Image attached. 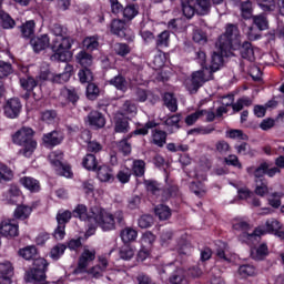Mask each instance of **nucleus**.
I'll use <instances>...</instances> for the list:
<instances>
[{"label":"nucleus","mask_w":284,"mask_h":284,"mask_svg":"<svg viewBox=\"0 0 284 284\" xmlns=\"http://www.w3.org/2000/svg\"><path fill=\"white\" fill-rule=\"evenodd\" d=\"M88 122L93 128H103L105 125V118L99 111H91L88 115Z\"/></svg>","instance_id":"nucleus-19"},{"label":"nucleus","mask_w":284,"mask_h":284,"mask_svg":"<svg viewBox=\"0 0 284 284\" xmlns=\"http://www.w3.org/2000/svg\"><path fill=\"white\" fill-rule=\"evenodd\" d=\"M91 219L98 223L104 232L114 230L118 223H123V212L116 211L114 215L100 206L91 207Z\"/></svg>","instance_id":"nucleus-2"},{"label":"nucleus","mask_w":284,"mask_h":284,"mask_svg":"<svg viewBox=\"0 0 284 284\" xmlns=\"http://www.w3.org/2000/svg\"><path fill=\"white\" fill-rule=\"evenodd\" d=\"M182 12L186 19H192V17H194V12H196V9L192 6V2L182 1Z\"/></svg>","instance_id":"nucleus-59"},{"label":"nucleus","mask_w":284,"mask_h":284,"mask_svg":"<svg viewBox=\"0 0 284 284\" xmlns=\"http://www.w3.org/2000/svg\"><path fill=\"white\" fill-rule=\"evenodd\" d=\"M195 10L200 14H207L210 12L211 3L209 0H195Z\"/></svg>","instance_id":"nucleus-45"},{"label":"nucleus","mask_w":284,"mask_h":284,"mask_svg":"<svg viewBox=\"0 0 284 284\" xmlns=\"http://www.w3.org/2000/svg\"><path fill=\"white\" fill-rule=\"evenodd\" d=\"M20 183H22V185L26 186L27 190H30V192H39V181L34 180V178L24 176L20 180Z\"/></svg>","instance_id":"nucleus-37"},{"label":"nucleus","mask_w":284,"mask_h":284,"mask_svg":"<svg viewBox=\"0 0 284 284\" xmlns=\"http://www.w3.org/2000/svg\"><path fill=\"white\" fill-rule=\"evenodd\" d=\"M68 246H65L64 244H58L53 246L50 252L51 258H53V261H59V258H61L62 254L65 252Z\"/></svg>","instance_id":"nucleus-56"},{"label":"nucleus","mask_w":284,"mask_h":284,"mask_svg":"<svg viewBox=\"0 0 284 284\" xmlns=\"http://www.w3.org/2000/svg\"><path fill=\"white\" fill-rule=\"evenodd\" d=\"M0 21L4 30H12V28L17 26V22L14 21V19H12V17H10V14L6 13L4 11L0 18Z\"/></svg>","instance_id":"nucleus-47"},{"label":"nucleus","mask_w":284,"mask_h":284,"mask_svg":"<svg viewBox=\"0 0 284 284\" xmlns=\"http://www.w3.org/2000/svg\"><path fill=\"white\" fill-rule=\"evenodd\" d=\"M94 258H97V251L84 250L79 258L74 274H83L84 272H88V265H90Z\"/></svg>","instance_id":"nucleus-8"},{"label":"nucleus","mask_w":284,"mask_h":284,"mask_svg":"<svg viewBox=\"0 0 284 284\" xmlns=\"http://www.w3.org/2000/svg\"><path fill=\"white\" fill-rule=\"evenodd\" d=\"M132 171L135 176H143L145 174V162L143 160L133 161Z\"/></svg>","instance_id":"nucleus-49"},{"label":"nucleus","mask_w":284,"mask_h":284,"mask_svg":"<svg viewBox=\"0 0 284 284\" xmlns=\"http://www.w3.org/2000/svg\"><path fill=\"white\" fill-rule=\"evenodd\" d=\"M241 12H242L243 19H252V12H253L252 2L251 1L242 2Z\"/></svg>","instance_id":"nucleus-64"},{"label":"nucleus","mask_w":284,"mask_h":284,"mask_svg":"<svg viewBox=\"0 0 284 284\" xmlns=\"http://www.w3.org/2000/svg\"><path fill=\"white\" fill-rule=\"evenodd\" d=\"M128 139H130V135L128 138L121 140L118 144L120 152H122V154H124V156H128V154H130L132 152V144H130V142H128Z\"/></svg>","instance_id":"nucleus-63"},{"label":"nucleus","mask_w":284,"mask_h":284,"mask_svg":"<svg viewBox=\"0 0 284 284\" xmlns=\"http://www.w3.org/2000/svg\"><path fill=\"white\" fill-rule=\"evenodd\" d=\"M0 234L7 239L19 236V224H16L14 220L2 221L0 224Z\"/></svg>","instance_id":"nucleus-9"},{"label":"nucleus","mask_w":284,"mask_h":284,"mask_svg":"<svg viewBox=\"0 0 284 284\" xmlns=\"http://www.w3.org/2000/svg\"><path fill=\"white\" fill-rule=\"evenodd\" d=\"M12 74V64L10 62L0 61V79H6Z\"/></svg>","instance_id":"nucleus-60"},{"label":"nucleus","mask_w":284,"mask_h":284,"mask_svg":"<svg viewBox=\"0 0 284 284\" xmlns=\"http://www.w3.org/2000/svg\"><path fill=\"white\" fill-rule=\"evenodd\" d=\"M265 232L266 231L261 227L255 229L253 233L243 232L240 235V241H242V243H247V245H256Z\"/></svg>","instance_id":"nucleus-12"},{"label":"nucleus","mask_w":284,"mask_h":284,"mask_svg":"<svg viewBox=\"0 0 284 284\" xmlns=\"http://www.w3.org/2000/svg\"><path fill=\"white\" fill-rule=\"evenodd\" d=\"M193 41H195V43H200V45H204V43H207V34H205L201 29H194Z\"/></svg>","instance_id":"nucleus-55"},{"label":"nucleus","mask_w":284,"mask_h":284,"mask_svg":"<svg viewBox=\"0 0 284 284\" xmlns=\"http://www.w3.org/2000/svg\"><path fill=\"white\" fill-rule=\"evenodd\" d=\"M32 214V207L28 205H19L14 211V219H19L20 221H26Z\"/></svg>","instance_id":"nucleus-35"},{"label":"nucleus","mask_w":284,"mask_h":284,"mask_svg":"<svg viewBox=\"0 0 284 284\" xmlns=\"http://www.w3.org/2000/svg\"><path fill=\"white\" fill-rule=\"evenodd\" d=\"M36 26H37V23H34V20H29L26 23H23L20 27L22 37H24V39H30V37H32V34H34Z\"/></svg>","instance_id":"nucleus-36"},{"label":"nucleus","mask_w":284,"mask_h":284,"mask_svg":"<svg viewBox=\"0 0 284 284\" xmlns=\"http://www.w3.org/2000/svg\"><path fill=\"white\" fill-rule=\"evenodd\" d=\"M49 161L54 168L63 165V152L53 151L49 154Z\"/></svg>","instance_id":"nucleus-44"},{"label":"nucleus","mask_w":284,"mask_h":284,"mask_svg":"<svg viewBox=\"0 0 284 284\" xmlns=\"http://www.w3.org/2000/svg\"><path fill=\"white\" fill-rule=\"evenodd\" d=\"M71 219H72V212H70V211H63V212L60 211L57 214L58 225H64L65 226V224L69 223Z\"/></svg>","instance_id":"nucleus-61"},{"label":"nucleus","mask_w":284,"mask_h":284,"mask_svg":"<svg viewBox=\"0 0 284 284\" xmlns=\"http://www.w3.org/2000/svg\"><path fill=\"white\" fill-rule=\"evenodd\" d=\"M240 54L242 59H246V61H254V48L252 47V43L245 41L243 44L240 47Z\"/></svg>","instance_id":"nucleus-22"},{"label":"nucleus","mask_w":284,"mask_h":284,"mask_svg":"<svg viewBox=\"0 0 284 284\" xmlns=\"http://www.w3.org/2000/svg\"><path fill=\"white\" fill-rule=\"evenodd\" d=\"M253 22L258 28V30H267L270 28V23L267 21V17L265 13H260L257 16H253Z\"/></svg>","instance_id":"nucleus-41"},{"label":"nucleus","mask_w":284,"mask_h":284,"mask_svg":"<svg viewBox=\"0 0 284 284\" xmlns=\"http://www.w3.org/2000/svg\"><path fill=\"white\" fill-rule=\"evenodd\" d=\"M138 112L136 104L132 102L131 100H126L121 108V116H135Z\"/></svg>","instance_id":"nucleus-27"},{"label":"nucleus","mask_w":284,"mask_h":284,"mask_svg":"<svg viewBox=\"0 0 284 284\" xmlns=\"http://www.w3.org/2000/svg\"><path fill=\"white\" fill-rule=\"evenodd\" d=\"M190 190L193 192V194H195V196H205V185H203L201 182H192L190 184Z\"/></svg>","instance_id":"nucleus-54"},{"label":"nucleus","mask_w":284,"mask_h":284,"mask_svg":"<svg viewBox=\"0 0 284 284\" xmlns=\"http://www.w3.org/2000/svg\"><path fill=\"white\" fill-rule=\"evenodd\" d=\"M75 61L79 63V65H81V68H92L94 58L85 50H82L75 55Z\"/></svg>","instance_id":"nucleus-18"},{"label":"nucleus","mask_w":284,"mask_h":284,"mask_svg":"<svg viewBox=\"0 0 284 284\" xmlns=\"http://www.w3.org/2000/svg\"><path fill=\"white\" fill-rule=\"evenodd\" d=\"M34 131L30 128H22L13 135V143L17 145H22L23 149L20 150V154L30 158L34 150H37V141L32 139Z\"/></svg>","instance_id":"nucleus-4"},{"label":"nucleus","mask_w":284,"mask_h":284,"mask_svg":"<svg viewBox=\"0 0 284 284\" xmlns=\"http://www.w3.org/2000/svg\"><path fill=\"white\" fill-rule=\"evenodd\" d=\"M19 254L26 261H32V260L37 258V247H34V246H27L24 248H21L19 251Z\"/></svg>","instance_id":"nucleus-43"},{"label":"nucleus","mask_w":284,"mask_h":284,"mask_svg":"<svg viewBox=\"0 0 284 284\" xmlns=\"http://www.w3.org/2000/svg\"><path fill=\"white\" fill-rule=\"evenodd\" d=\"M54 38L51 42L53 54L51 61H65V53L72 48V39L68 36V28L61 24H54L52 28Z\"/></svg>","instance_id":"nucleus-1"},{"label":"nucleus","mask_w":284,"mask_h":284,"mask_svg":"<svg viewBox=\"0 0 284 284\" xmlns=\"http://www.w3.org/2000/svg\"><path fill=\"white\" fill-rule=\"evenodd\" d=\"M168 141V133L165 131H161L155 129L152 131V143L158 145V148H163L165 142Z\"/></svg>","instance_id":"nucleus-21"},{"label":"nucleus","mask_w":284,"mask_h":284,"mask_svg":"<svg viewBox=\"0 0 284 284\" xmlns=\"http://www.w3.org/2000/svg\"><path fill=\"white\" fill-rule=\"evenodd\" d=\"M246 173L248 176H253V179H263L265 174L272 179L276 176V174H281V169L278 166L270 168V163H267V161H263L257 166H247Z\"/></svg>","instance_id":"nucleus-6"},{"label":"nucleus","mask_w":284,"mask_h":284,"mask_svg":"<svg viewBox=\"0 0 284 284\" xmlns=\"http://www.w3.org/2000/svg\"><path fill=\"white\" fill-rule=\"evenodd\" d=\"M27 281L34 284H49L45 282V271L40 268H31L26 273Z\"/></svg>","instance_id":"nucleus-13"},{"label":"nucleus","mask_w":284,"mask_h":284,"mask_svg":"<svg viewBox=\"0 0 284 284\" xmlns=\"http://www.w3.org/2000/svg\"><path fill=\"white\" fill-rule=\"evenodd\" d=\"M99 87L92 82H89L87 87V97L90 99V101H94L99 97Z\"/></svg>","instance_id":"nucleus-58"},{"label":"nucleus","mask_w":284,"mask_h":284,"mask_svg":"<svg viewBox=\"0 0 284 284\" xmlns=\"http://www.w3.org/2000/svg\"><path fill=\"white\" fill-rule=\"evenodd\" d=\"M256 3L264 12H274L276 10V0H256Z\"/></svg>","instance_id":"nucleus-42"},{"label":"nucleus","mask_w":284,"mask_h":284,"mask_svg":"<svg viewBox=\"0 0 284 284\" xmlns=\"http://www.w3.org/2000/svg\"><path fill=\"white\" fill-rule=\"evenodd\" d=\"M72 72H74V67L72 64H65L64 72L53 75L51 81L53 83H68L72 77Z\"/></svg>","instance_id":"nucleus-16"},{"label":"nucleus","mask_w":284,"mask_h":284,"mask_svg":"<svg viewBox=\"0 0 284 284\" xmlns=\"http://www.w3.org/2000/svg\"><path fill=\"white\" fill-rule=\"evenodd\" d=\"M255 183V194L257 196H265V194H270V189L267 187V180L263 178H254Z\"/></svg>","instance_id":"nucleus-20"},{"label":"nucleus","mask_w":284,"mask_h":284,"mask_svg":"<svg viewBox=\"0 0 284 284\" xmlns=\"http://www.w3.org/2000/svg\"><path fill=\"white\" fill-rule=\"evenodd\" d=\"M212 71H210L207 67H203L202 70L192 73L191 80L186 82V90H189L191 94H196L199 89L202 88L206 81H212Z\"/></svg>","instance_id":"nucleus-5"},{"label":"nucleus","mask_w":284,"mask_h":284,"mask_svg":"<svg viewBox=\"0 0 284 284\" xmlns=\"http://www.w3.org/2000/svg\"><path fill=\"white\" fill-rule=\"evenodd\" d=\"M12 170L6 166V164H0V183L12 181Z\"/></svg>","instance_id":"nucleus-48"},{"label":"nucleus","mask_w":284,"mask_h":284,"mask_svg":"<svg viewBox=\"0 0 284 284\" xmlns=\"http://www.w3.org/2000/svg\"><path fill=\"white\" fill-rule=\"evenodd\" d=\"M220 52H213L211 65L207 68L211 72V74H214V72H217V70H221V65H223V57H227V52L230 51H223V49H220Z\"/></svg>","instance_id":"nucleus-15"},{"label":"nucleus","mask_w":284,"mask_h":284,"mask_svg":"<svg viewBox=\"0 0 284 284\" xmlns=\"http://www.w3.org/2000/svg\"><path fill=\"white\" fill-rule=\"evenodd\" d=\"M31 47L33 48L34 52H41V50H45V48L52 49V43L50 44V38L48 34H43L41 37L32 38L30 40Z\"/></svg>","instance_id":"nucleus-14"},{"label":"nucleus","mask_w":284,"mask_h":284,"mask_svg":"<svg viewBox=\"0 0 284 284\" xmlns=\"http://www.w3.org/2000/svg\"><path fill=\"white\" fill-rule=\"evenodd\" d=\"M82 165L85 170H97L99 165V161H97V156L94 154H87L82 160Z\"/></svg>","instance_id":"nucleus-38"},{"label":"nucleus","mask_w":284,"mask_h":284,"mask_svg":"<svg viewBox=\"0 0 284 284\" xmlns=\"http://www.w3.org/2000/svg\"><path fill=\"white\" fill-rule=\"evenodd\" d=\"M235 150L241 156H250L251 159L256 156V150L252 149L246 142L235 145Z\"/></svg>","instance_id":"nucleus-25"},{"label":"nucleus","mask_w":284,"mask_h":284,"mask_svg":"<svg viewBox=\"0 0 284 284\" xmlns=\"http://www.w3.org/2000/svg\"><path fill=\"white\" fill-rule=\"evenodd\" d=\"M171 284H187L185 270L176 268L169 278Z\"/></svg>","instance_id":"nucleus-23"},{"label":"nucleus","mask_w":284,"mask_h":284,"mask_svg":"<svg viewBox=\"0 0 284 284\" xmlns=\"http://www.w3.org/2000/svg\"><path fill=\"white\" fill-rule=\"evenodd\" d=\"M78 77L80 79V83H92V81H94L92 68H82L79 71Z\"/></svg>","instance_id":"nucleus-34"},{"label":"nucleus","mask_w":284,"mask_h":284,"mask_svg":"<svg viewBox=\"0 0 284 284\" xmlns=\"http://www.w3.org/2000/svg\"><path fill=\"white\" fill-rule=\"evenodd\" d=\"M214 152L221 156H225L232 152V146L230 145V142L225 140H217L214 144Z\"/></svg>","instance_id":"nucleus-24"},{"label":"nucleus","mask_w":284,"mask_h":284,"mask_svg":"<svg viewBox=\"0 0 284 284\" xmlns=\"http://www.w3.org/2000/svg\"><path fill=\"white\" fill-rule=\"evenodd\" d=\"M14 276V267L9 261L0 263V284H11Z\"/></svg>","instance_id":"nucleus-10"},{"label":"nucleus","mask_w":284,"mask_h":284,"mask_svg":"<svg viewBox=\"0 0 284 284\" xmlns=\"http://www.w3.org/2000/svg\"><path fill=\"white\" fill-rule=\"evenodd\" d=\"M61 97H63V99H67V101H69V103H72L73 105L74 103H77V101H79V92L77 91V89L63 88L61 90Z\"/></svg>","instance_id":"nucleus-31"},{"label":"nucleus","mask_w":284,"mask_h":284,"mask_svg":"<svg viewBox=\"0 0 284 284\" xmlns=\"http://www.w3.org/2000/svg\"><path fill=\"white\" fill-rule=\"evenodd\" d=\"M21 113V100L19 98H12L8 100L4 106V114L8 119H17Z\"/></svg>","instance_id":"nucleus-11"},{"label":"nucleus","mask_w":284,"mask_h":284,"mask_svg":"<svg viewBox=\"0 0 284 284\" xmlns=\"http://www.w3.org/2000/svg\"><path fill=\"white\" fill-rule=\"evenodd\" d=\"M42 141L45 145L54 148V145H59V143L63 141V133L59 131H52L50 133L44 134Z\"/></svg>","instance_id":"nucleus-17"},{"label":"nucleus","mask_w":284,"mask_h":284,"mask_svg":"<svg viewBox=\"0 0 284 284\" xmlns=\"http://www.w3.org/2000/svg\"><path fill=\"white\" fill-rule=\"evenodd\" d=\"M214 130H216L214 126L209 125V126H200V128H195V129H191L187 134H203V135H207V134H212V132H214Z\"/></svg>","instance_id":"nucleus-62"},{"label":"nucleus","mask_w":284,"mask_h":284,"mask_svg":"<svg viewBox=\"0 0 284 284\" xmlns=\"http://www.w3.org/2000/svg\"><path fill=\"white\" fill-rule=\"evenodd\" d=\"M170 43V31H163L158 36L156 45L159 48H168Z\"/></svg>","instance_id":"nucleus-57"},{"label":"nucleus","mask_w":284,"mask_h":284,"mask_svg":"<svg viewBox=\"0 0 284 284\" xmlns=\"http://www.w3.org/2000/svg\"><path fill=\"white\" fill-rule=\"evenodd\" d=\"M164 105L170 110V112H176L179 110V104L176 103V98L172 93H165L163 97Z\"/></svg>","instance_id":"nucleus-40"},{"label":"nucleus","mask_w":284,"mask_h":284,"mask_svg":"<svg viewBox=\"0 0 284 284\" xmlns=\"http://www.w3.org/2000/svg\"><path fill=\"white\" fill-rule=\"evenodd\" d=\"M113 50L119 57H128L131 52L130 45L126 43H115Z\"/></svg>","instance_id":"nucleus-52"},{"label":"nucleus","mask_w":284,"mask_h":284,"mask_svg":"<svg viewBox=\"0 0 284 284\" xmlns=\"http://www.w3.org/2000/svg\"><path fill=\"white\" fill-rule=\"evenodd\" d=\"M122 14H123L124 19H128L129 21H131V19H134V17H136L139 14V10L136 9V6L128 4L123 9Z\"/></svg>","instance_id":"nucleus-53"},{"label":"nucleus","mask_w":284,"mask_h":284,"mask_svg":"<svg viewBox=\"0 0 284 284\" xmlns=\"http://www.w3.org/2000/svg\"><path fill=\"white\" fill-rule=\"evenodd\" d=\"M155 215L160 219V221H168L170 216H172V210L170 206L164 204H159L154 209Z\"/></svg>","instance_id":"nucleus-28"},{"label":"nucleus","mask_w":284,"mask_h":284,"mask_svg":"<svg viewBox=\"0 0 284 284\" xmlns=\"http://www.w3.org/2000/svg\"><path fill=\"white\" fill-rule=\"evenodd\" d=\"M83 48L88 50V52H92L99 48V39L97 37H90L84 39Z\"/></svg>","instance_id":"nucleus-51"},{"label":"nucleus","mask_w":284,"mask_h":284,"mask_svg":"<svg viewBox=\"0 0 284 284\" xmlns=\"http://www.w3.org/2000/svg\"><path fill=\"white\" fill-rule=\"evenodd\" d=\"M267 254H270L267 244H261L257 248L251 250V257L254 261H263Z\"/></svg>","instance_id":"nucleus-26"},{"label":"nucleus","mask_w":284,"mask_h":284,"mask_svg":"<svg viewBox=\"0 0 284 284\" xmlns=\"http://www.w3.org/2000/svg\"><path fill=\"white\" fill-rule=\"evenodd\" d=\"M20 85L23 90H27V92H32V90L37 88V81L32 77L21 78Z\"/></svg>","instance_id":"nucleus-46"},{"label":"nucleus","mask_w":284,"mask_h":284,"mask_svg":"<svg viewBox=\"0 0 284 284\" xmlns=\"http://www.w3.org/2000/svg\"><path fill=\"white\" fill-rule=\"evenodd\" d=\"M136 236H139V233H136V230L131 227H125L121 232L123 243H132V241H136Z\"/></svg>","instance_id":"nucleus-39"},{"label":"nucleus","mask_w":284,"mask_h":284,"mask_svg":"<svg viewBox=\"0 0 284 284\" xmlns=\"http://www.w3.org/2000/svg\"><path fill=\"white\" fill-rule=\"evenodd\" d=\"M239 273L243 278H246V276H256V267L250 264H244L240 266Z\"/></svg>","instance_id":"nucleus-50"},{"label":"nucleus","mask_w":284,"mask_h":284,"mask_svg":"<svg viewBox=\"0 0 284 284\" xmlns=\"http://www.w3.org/2000/svg\"><path fill=\"white\" fill-rule=\"evenodd\" d=\"M114 130L115 132L125 134V132H130V122L125 118L115 116Z\"/></svg>","instance_id":"nucleus-33"},{"label":"nucleus","mask_w":284,"mask_h":284,"mask_svg":"<svg viewBox=\"0 0 284 284\" xmlns=\"http://www.w3.org/2000/svg\"><path fill=\"white\" fill-rule=\"evenodd\" d=\"M73 216L80 219V221H92V214L88 215V207L83 204H79L73 211Z\"/></svg>","instance_id":"nucleus-29"},{"label":"nucleus","mask_w":284,"mask_h":284,"mask_svg":"<svg viewBox=\"0 0 284 284\" xmlns=\"http://www.w3.org/2000/svg\"><path fill=\"white\" fill-rule=\"evenodd\" d=\"M109 83L116 88V90H121V92L128 91V80H125L123 75H115L109 81Z\"/></svg>","instance_id":"nucleus-32"},{"label":"nucleus","mask_w":284,"mask_h":284,"mask_svg":"<svg viewBox=\"0 0 284 284\" xmlns=\"http://www.w3.org/2000/svg\"><path fill=\"white\" fill-rule=\"evenodd\" d=\"M217 45L224 52L241 48V31L239 30V26L232 23L226 24L225 32L220 37Z\"/></svg>","instance_id":"nucleus-3"},{"label":"nucleus","mask_w":284,"mask_h":284,"mask_svg":"<svg viewBox=\"0 0 284 284\" xmlns=\"http://www.w3.org/2000/svg\"><path fill=\"white\" fill-rule=\"evenodd\" d=\"M98 179L102 183H108V181H114V176H112V170L106 165H102L98 169Z\"/></svg>","instance_id":"nucleus-30"},{"label":"nucleus","mask_w":284,"mask_h":284,"mask_svg":"<svg viewBox=\"0 0 284 284\" xmlns=\"http://www.w3.org/2000/svg\"><path fill=\"white\" fill-rule=\"evenodd\" d=\"M110 28H111L112 34H115L121 39H126V41H134V34H132V31L130 30V28H128V24H125V21L113 20L111 22Z\"/></svg>","instance_id":"nucleus-7"}]
</instances>
